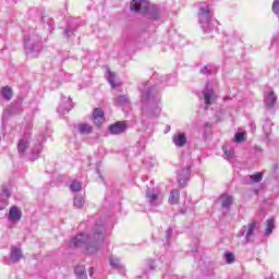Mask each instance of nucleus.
Wrapping results in <instances>:
<instances>
[{
	"label": "nucleus",
	"mask_w": 279,
	"mask_h": 279,
	"mask_svg": "<svg viewBox=\"0 0 279 279\" xmlns=\"http://www.w3.org/2000/svg\"><path fill=\"white\" fill-rule=\"evenodd\" d=\"M104 232H106V227L96 226L93 238L87 234H78L70 241V247H84L86 245L87 254H95L98 243L104 241Z\"/></svg>",
	"instance_id": "1"
},
{
	"label": "nucleus",
	"mask_w": 279,
	"mask_h": 279,
	"mask_svg": "<svg viewBox=\"0 0 279 279\" xmlns=\"http://www.w3.org/2000/svg\"><path fill=\"white\" fill-rule=\"evenodd\" d=\"M210 9L208 5L204 4L199 8L198 12V21L204 29V32H208V27H210Z\"/></svg>",
	"instance_id": "2"
},
{
	"label": "nucleus",
	"mask_w": 279,
	"mask_h": 279,
	"mask_svg": "<svg viewBox=\"0 0 279 279\" xmlns=\"http://www.w3.org/2000/svg\"><path fill=\"white\" fill-rule=\"evenodd\" d=\"M29 138H32V125H28V131L24 134L17 143V151L20 156H25V151L29 147Z\"/></svg>",
	"instance_id": "3"
},
{
	"label": "nucleus",
	"mask_w": 279,
	"mask_h": 279,
	"mask_svg": "<svg viewBox=\"0 0 279 279\" xmlns=\"http://www.w3.org/2000/svg\"><path fill=\"white\" fill-rule=\"evenodd\" d=\"M132 12H140V14H145L149 10V2L147 0H132L130 5Z\"/></svg>",
	"instance_id": "4"
},
{
	"label": "nucleus",
	"mask_w": 279,
	"mask_h": 279,
	"mask_svg": "<svg viewBox=\"0 0 279 279\" xmlns=\"http://www.w3.org/2000/svg\"><path fill=\"white\" fill-rule=\"evenodd\" d=\"M142 104L147 105V104H156V93H154V89L146 87L142 92Z\"/></svg>",
	"instance_id": "5"
},
{
	"label": "nucleus",
	"mask_w": 279,
	"mask_h": 279,
	"mask_svg": "<svg viewBox=\"0 0 279 279\" xmlns=\"http://www.w3.org/2000/svg\"><path fill=\"white\" fill-rule=\"evenodd\" d=\"M190 178H191V167L181 169L178 175V182L181 189H184V186H186V183L189 182Z\"/></svg>",
	"instance_id": "6"
},
{
	"label": "nucleus",
	"mask_w": 279,
	"mask_h": 279,
	"mask_svg": "<svg viewBox=\"0 0 279 279\" xmlns=\"http://www.w3.org/2000/svg\"><path fill=\"white\" fill-rule=\"evenodd\" d=\"M209 83H206V88L203 90L204 99L206 106H210L214 99H217V95H215V90L210 87L208 88Z\"/></svg>",
	"instance_id": "7"
},
{
	"label": "nucleus",
	"mask_w": 279,
	"mask_h": 279,
	"mask_svg": "<svg viewBox=\"0 0 279 279\" xmlns=\"http://www.w3.org/2000/svg\"><path fill=\"white\" fill-rule=\"evenodd\" d=\"M277 101H278V96H276V93H274V90H270L265 94L264 104L266 108H274Z\"/></svg>",
	"instance_id": "8"
},
{
	"label": "nucleus",
	"mask_w": 279,
	"mask_h": 279,
	"mask_svg": "<svg viewBox=\"0 0 279 279\" xmlns=\"http://www.w3.org/2000/svg\"><path fill=\"white\" fill-rule=\"evenodd\" d=\"M128 130V124L123 121L116 122L109 126L110 134H123Z\"/></svg>",
	"instance_id": "9"
},
{
	"label": "nucleus",
	"mask_w": 279,
	"mask_h": 279,
	"mask_svg": "<svg viewBox=\"0 0 279 279\" xmlns=\"http://www.w3.org/2000/svg\"><path fill=\"white\" fill-rule=\"evenodd\" d=\"M104 121H106L104 110H101L100 108H95L93 111V122L95 123V125H97V128H99V125H101Z\"/></svg>",
	"instance_id": "10"
},
{
	"label": "nucleus",
	"mask_w": 279,
	"mask_h": 279,
	"mask_svg": "<svg viewBox=\"0 0 279 279\" xmlns=\"http://www.w3.org/2000/svg\"><path fill=\"white\" fill-rule=\"evenodd\" d=\"M23 217V213L21 209L16 206H13L9 210V221H21V218Z\"/></svg>",
	"instance_id": "11"
},
{
	"label": "nucleus",
	"mask_w": 279,
	"mask_h": 279,
	"mask_svg": "<svg viewBox=\"0 0 279 279\" xmlns=\"http://www.w3.org/2000/svg\"><path fill=\"white\" fill-rule=\"evenodd\" d=\"M256 230H258V222L253 220L246 227V234H245L246 243H250V239H252V236H254V232H256Z\"/></svg>",
	"instance_id": "12"
},
{
	"label": "nucleus",
	"mask_w": 279,
	"mask_h": 279,
	"mask_svg": "<svg viewBox=\"0 0 279 279\" xmlns=\"http://www.w3.org/2000/svg\"><path fill=\"white\" fill-rule=\"evenodd\" d=\"M23 258V253H21V248L16 246L11 247L10 262L19 263Z\"/></svg>",
	"instance_id": "13"
},
{
	"label": "nucleus",
	"mask_w": 279,
	"mask_h": 279,
	"mask_svg": "<svg viewBox=\"0 0 279 279\" xmlns=\"http://www.w3.org/2000/svg\"><path fill=\"white\" fill-rule=\"evenodd\" d=\"M172 143L177 147H184L186 145V135L184 133H179L172 137Z\"/></svg>",
	"instance_id": "14"
},
{
	"label": "nucleus",
	"mask_w": 279,
	"mask_h": 279,
	"mask_svg": "<svg viewBox=\"0 0 279 279\" xmlns=\"http://www.w3.org/2000/svg\"><path fill=\"white\" fill-rule=\"evenodd\" d=\"M107 81L112 88H118V86H121V83L117 82V74H114V72L108 71Z\"/></svg>",
	"instance_id": "15"
},
{
	"label": "nucleus",
	"mask_w": 279,
	"mask_h": 279,
	"mask_svg": "<svg viewBox=\"0 0 279 279\" xmlns=\"http://www.w3.org/2000/svg\"><path fill=\"white\" fill-rule=\"evenodd\" d=\"M0 93L3 99H5L7 101H10L12 99L13 92L10 86L2 87Z\"/></svg>",
	"instance_id": "16"
},
{
	"label": "nucleus",
	"mask_w": 279,
	"mask_h": 279,
	"mask_svg": "<svg viewBox=\"0 0 279 279\" xmlns=\"http://www.w3.org/2000/svg\"><path fill=\"white\" fill-rule=\"evenodd\" d=\"M220 201L222 208H230V206H232V196L228 194H222Z\"/></svg>",
	"instance_id": "17"
},
{
	"label": "nucleus",
	"mask_w": 279,
	"mask_h": 279,
	"mask_svg": "<svg viewBox=\"0 0 279 279\" xmlns=\"http://www.w3.org/2000/svg\"><path fill=\"white\" fill-rule=\"evenodd\" d=\"M178 202H180V191L172 190L169 196V204L175 205Z\"/></svg>",
	"instance_id": "18"
},
{
	"label": "nucleus",
	"mask_w": 279,
	"mask_h": 279,
	"mask_svg": "<svg viewBox=\"0 0 279 279\" xmlns=\"http://www.w3.org/2000/svg\"><path fill=\"white\" fill-rule=\"evenodd\" d=\"M80 134H90L93 132V126L87 123H81L77 125Z\"/></svg>",
	"instance_id": "19"
},
{
	"label": "nucleus",
	"mask_w": 279,
	"mask_h": 279,
	"mask_svg": "<svg viewBox=\"0 0 279 279\" xmlns=\"http://www.w3.org/2000/svg\"><path fill=\"white\" fill-rule=\"evenodd\" d=\"M74 274L77 277V279H87L86 268H84V266H76L74 269Z\"/></svg>",
	"instance_id": "20"
},
{
	"label": "nucleus",
	"mask_w": 279,
	"mask_h": 279,
	"mask_svg": "<svg viewBox=\"0 0 279 279\" xmlns=\"http://www.w3.org/2000/svg\"><path fill=\"white\" fill-rule=\"evenodd\" d=\"M129 99H128V96L125 95H120L118 97L114 98L113 102H114V106H126V104H129Z\"/></svg>",
	"instance_id": "21"
},
{
	"label": "nucleus",
	"mask_w": 279,
	"mask_h": 279,
	"mask_svg": "<svg viewBox=\"0 0 279 279\" xmlns=\"http://www.w3.org/2000/svg\"><path fill=\"white\" fill-rule=\"evenodd\" d=\"M147 199H149L150 204H154V202H158V198L160 197V192L158 191H150L146 193Z\"/></svg>",
	"instance_id": "22"
},
{
	"label": "nucleus",
	"mask_w": 279,
	"mask_h": 279,
	"mask_svg": "<svg viewBox=\"0 0 279 279\" xmlns=\"http://www.w3.org/2000/svg\"><path fill=\"white\" fill-rule=\"evenodd\" d=\"M274 228H276V221L274 219H269L267 221V227H266L265 234L267 236H269V234H271V232H274Z\"/></svg>",
	"instance_id": "23"
},
{
	"label": "nucleus",
	"mask_w": 279,
	"mask_h": 279,
	"mask_svg": "<svg viewBox=\"0 0 279 279\" xmlns=\"http://www.w3.org/2000/svg\"><path fill=\"white\" fill-rule=\"evenodd\" d=\"M70 189L73 193H77L80 191H82V183L77 182V181H73L70 185Z\"/></svg>",
	"instance_id": "24"
},
{
	"label": "nucleus",
	"mask_w": 279,
	"mask_h": 279,
	"mask_svg": "<svg viewBox=\"0 0 279 279\" xmlns=\"http://www.w3.org/2000/svg\"><path fill=\"white\" fill-rule=\"evenodd\" d=\"M41 149H43V145L40 144L35 145V147L32 150L33 160H35V158H38V154H40Z\"/></svg>",
	"instance_id": "25"
},
{
	"label": "nucleus",
	"mask_w": 279,
	"mask_h": 279,
	"mask_svg": "<svg viewBox=\"0 0 279 279\" xmlns=\"http://www.w3.org/2000/svg\"><path fill=\"white\" fill-rule=\"evenodd\" d=\"M222 150L225 151V158L226 160H232L234 158V151L228 150L226 146H222Z\"/></svg>",
	"instance_id": "26"
},
{
	"label": "nucleus",
	"mask_w": 279,
	"mask_h": 279,
	"mask_svg": "<svg viewBox=\"0 0 279 279\" xmlns=\"http://www.w3.org/2000/svg\"><path fill=\"white\" fill-rule=\"evenodd\" d=\"M245 141V132H238L234 135L235 143H243Z\"/></svg>",
	"instance_id": "27"
},
{
	"label": "nucleus",
	"mask_w": 279,
	"mask_h": 279,
	"mask_svg": "<svg viewBox=\"0 0 279 279\" xmlns=\"http://www.w3.org/2000/svg\"><path fill=\"white\" fill-rule=\"evenodd\" d=\"M225 258H226V263L228 265H232V263H234V260H235L234 254L230 253V252L225 253Z\"/></svg>",
	"instance_id": "28"
},
{
	"label": "nucleus",
	"mask_w": 279,
	"mask_h": 279,
	"mask_svg": "<svg viewBox=\"0 0 279 279\" xmlns=\"http://www.w3.org/2000/svg\"><path fill=\"white\" fill-rule=\"evenodd\" d=\"M110 265L113 269H120L121 268V262L119 258L111 257L110 258Z\"/></svg>",
	"instance_id": "29"
},
{
	"label": "nucleus",
	"mask_w": 279,
	"mask_h": 279,
	"mask_svg": "<svg viewBox=\"0 0 279 279\" xmlns=\"http://www.w3.org/2000/svg\"><path fill=\"white\" fill-rule=\"evenodd\" d=\"M248 178H250V180H252V182L258 183V182H262V180H263V173L258 172Z\"/></svg>",
	"instance_id": "30"
},
{
	"label": "nucleus",
	"mask_w": 279,
	"mask_h": 279,
	"mask_svg": "<svg viewBox=\"0 0 279 279\" xmlns=\"http://www.w3.org/2000/svg\"><path fill=\"white\" fill-rule=\"evenodd\" d=\"M74 206H75V208H82L84 206V198L75 197L74 198Z\"/></svg>",
	"instance_id": "31"
},
{
	"label": "nucleus",
	"mask_w": 279,
	"mask_h": 279,
	"mask_svg": "<svg viewBox=\"0 0 279 279\" xmlns=\"http://www.w3.org/2000/svg\"><path fill=\"white\" fill-rule=\"evenodd\" d=\"M201 73L203 75H210L213 73V69H210V66L206 65L201 70Z\"/></svg>",
	"instance_id": "32"
},
{
	"label": "nucleus",
	"mask_w": 279,
	"mask_h": 279,
	"mask_svg": "<svg viewBox=\"0 0 279 279\" xmlns=\"http://www.w3.org/2000/svg\"><path fill=\"white\" fill-rule=\"evenodd\" d=\"M272 12H275V14H279V1L275 0L272 3Z\"/></svg>",
	"instance_id": "33"
},
{
	"label": "nucleus",
	"mask_w": 279,
	"mask_h": 279,
	"mask_svg": "<svg viewBox=\"0 0 279 279\" xmlns=\"http://www.w3.org/2000/svg\"><path fill=\"white\" fill-rule=\"evenodd\" d=\"M173 233V229L172 228H169L167 231H166V236L167 239H171V234Z\"/></svg>",
	"instance_id": "34"
},
{
	"label": "nucleus",
	"mask_w": 279,
	"mask_h": 279,
	"mask_svg": "<svg viewBox=\"0 0 279 279\" xmlns=\"http://www.w3.org/2000/svg\"><path fill=\"white\" fill-rule=\"evenodd\" d=\"M8 206V201H4L3 203L0 202V210H3Z\"/></svg>",
	"instance_id": "35"
},
{
	"label": "nucleus",
	"mask_w": 279,
	"mask_h": 279,
	"mask_svg": "<svg viewBox=\"0 0 279 279\" xmlns=\"http://www.w3.org/2000/svg\"><path fill=\"white\" fill-rule=\"evenodd\" d=\"M3 191V194L5 195V197H10V190H8V189H3L2 190Z\"/></svg>",
	"instance_id": "36"
},
{
	"label": "nucleus",
	"mask_w": 279,
	"mask_h": 279,
	"mask_svg": "<svg viewBox=\"0 0 279 279\" xmlns=\"http://www.w3.org/2000/svg\"><path fill=\"white\" fill-rule=\"evenodd\" d=\"M93 271H94V269L89 268V276H93Z\"/></svg>",
	"instance_id": "37"
},
{
	"label": "nucleus",
	"mask_w": 279,
	"mask_h": 279,
	"mask_svg": "<svg viewBox=\"0 0 279 279\" xmlns=\"http://www.w3.org/2000/svg\"><path fill=\"white\" fill-rule=\"evenodd\" d=\"M226 99H228V97H225V101H226Z\"/></svg>",
	"instance_id": "38"
}]
</instances>
